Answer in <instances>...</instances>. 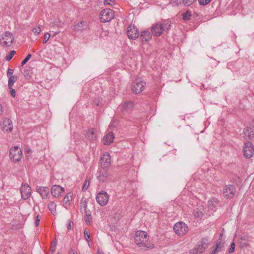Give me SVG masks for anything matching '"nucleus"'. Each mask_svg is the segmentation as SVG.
I'll return each mask as SVG.
<instances>
[{
    "label": "nucleus",
    "instance_id": "nucleus-1",
    "mask_svg": "<svg viewBox=\"0 0 254 254\" xmlns=\"http://www.w3.org/2000/svg\"><path fill=\"white\" fill-rule=\"evenodd\" d=\"M135 242L137 245L143 249H152L154 247V245L148 243L147 234L143 231H137L135 234Z\"/></svg>",
    "mask_w": 254,
    "mask_h": 254
},
{
    "label": "nucleus",
    "instance_id": "nucleus-40",
    "mask_svg": "<svg viewBox=\"0 0 254 254\" xmlns=\"http://www.w3.org/2000/svg\"><path fill=\"white\" fill-rule=\"evenodd\" d=\"M211 0H198L199 3L201 5H205L209 3Z\"/></svg>",
    "mask_w": 254,
    "mask_h": 254
},
{
    "label": "nucleus",
    "instance_id": "nucleus-4",
    "mask_svg": "<svg viewBox=\"0 0 254 254\" xmlns=\"http://www.w3.org/2000/svg\"><path fill=\"white\" fill-rule=\"evenodd\" d=\"M14 37L12 33L7 31L1 36L0 44L3 47H9L13 43Z\"/></svg>",
    "mask_w": 254,
    "mask_h": 254
},
{
    "label": "nucleus",
    "instance_id": "nucleus-2",
    "mask_svg": "<svg viewBox=\"0 0 254 254\" xmlns=\"http://www.w3.org/2000/svg\"><path fill=\"white\" fill-rule=\"evenodd\" d=\"M171 26V23L169 21L165 22L162 24L156 23L152 26L151 31L154 36H159L162 34L163 31L170 29Z\"/></svg>",
    "mask_w": 254,
    "mask_h": 254
},
{
    "label": "nucleus",
    "instance_id": "nucleus-5",
    "mask_svg": "<svg viewBox=\"0 0 254 254\" xmlns=\"http://www.w3.org/2000/svg\"><path fill=\"white\" fill-rule=\"evenodd\" d=\"M22 156V152L18 146H14L9 150L10 159L14 162H17L21 160Z\"/></svg>",
    "mask_w": 254,
    "mask_h": 254
},
{
    "label": "nucleus",
    "instance_id": "nucleus-49",
    "mask_svg": "<svg viewBox=\"0 0 254 254\" xmlns=\"http://www.w3.org/2000/svg\"><path fill=\"white\" fill-rule=\"evenodd\" d=\"M4 108L2 105L0 103V116H1L3 113Z\"/></svg>",
    "mask_w": 254,
    "mask_h": 254
},
{
    "label": "nucleus",
    "instance_id": "nucleus-20",
    "mask_svg": "<svg viewBox=\"0 0 254 254\" xmlns=\"http://www.w3.org/2000/svg\"><path fill=\"white\" fill-rule=\"evenodd\" d=\"M151 38V34L149 31L142 32L140 34V38L142 43L149 41Z\"/></svg>",
    "mask_w": 254,
    "mask_h": 254
},
{
    "label": "nucleus",
    "instance_id": "nucleus-34",
    "mask_svg": "<svg viewBox=\"0 0 254 254\" xmlns=\"http://www.w3.org/2000/svg\"><path fill=\"white\" fill-rule=\"evenodd\" d=\"M196 0H182L185 6H189L193 4Z\"/></svg>",
    "mask_w": 254,
    "mask_h": 254
},
{
    "label": "nucleus",
    "instance_id": "nucleus-48",
    "mask_svg": "<svg viewBox=\"0 0 254 254\" xmlns=\"http://www.w3.org/2000/svg\"><path fill=\"white\" fill-rule=\"evenodd\" d=\"M10 90V94L13 97H14L15 96V91L14 89L12 88V87H11V89H9Z\"/></svg>",
    "mask_w": 254,
    "mask_h": 254
},
{
    "label": "nucleus",
    "instance_id": "nucleus-13",
    "mask_svg": "<svg viewBox=\"0 0 254 254\" xmlns=\"http://www.w3.org/2000/svg\"><path fill=\"white\" fill-rule=\"evenodd\" d=\"M1 127L3 131L10 132L13 129L12 122L9 119L4 118L1 123Z\"/></svg>",
    "mask_w": 254,
    "mask_h": 254
},
{
    "label": "nucleus",
    "instance_id": "nucleus-8",
    "mask_svg": "<svg viewBox=\"0 0 254 254\" xmlns=\"http://www.w3.org/2000/svg\"><path fill=\"white\" fill-rule=\"evenodd\" d=\"M145 85V82L142 80L141 78H137L132 86V90L135 94H139L143 91Z\"/></svg>",
    "mask_w": 254,
    "mask_h": 254
},
{
    "label": "nucleus",
    "instance_id": "nucleus-39",
    "mask_svg": "<svg viewBox=\"0 0 254 254\" xmlns=\"http://www.w3.org/2000/svg\"><path fill=\"white\" fill-rule=\"evenodd\" d=\"M31 54H28L27 57L22 61L21 62V65H24L28 61V60L31 58Z\"/></svg>",
    "mask_w": 254,
    "mask_h": 254
},
{
    "label": "nucleus",
    "instance_id": "nucleus-30",
    "mask_svg": "<svg viewBox=\"0 0 254 254\" xmlns=\"http://www.w3.org/2000/svg\"><path fill=\"white\" fill-rule=\"evenodd\" d=\"M191 16V12L190 11L187 10L183 14V19L185 20H189Z\"/></svg>",
    "mask_w": 254,
    "mask_h": 254
},
{
    "label": "nucleus",
    "instance_id": "nucleus-26",
    "mask_svg": "<svg viewBox=\"0 0 254 254\" xmlns=\"http://www.w3.org/2000/svg\"><path fill=\"white\" fill-rule=\"evenodd\" d=\"M49 209L51 211V213L55 215L56 213V205L54 202H50L48 205Z\"/></svg>",
    "mask_w": 254,
    "mask_h": 254
},
{
    "label": "nucleus",
    "instance_id": "nucleus-45",
    "mask_svg": "<svg viewBox=\"0 0 254 254\" xmlns=\"http://www.w3.org/2000/svg\"><path fill=\"white\" fill-rule=\"evenodd\" d=\"M32 31L33 33H34L36 34H39L40 33V32L41 31V30L40 27H38L33 28L32 30Z\"/></svg>",
    "mask_w": 254,
    "mask_h": 254
},
{
    "label": "nucleus",
    "instance_id": "nucleus-25",
    "mask_svg": "<svg viewBox=\"0 0 254 254\" xmlns=\"http://www.w3.org/2000/svg\"><path fill=\"white\" fill-rule=\"evenodd\" d=\"M218 204V200L215 198L210 199L208 202V207L211 209H214L216 208Z\"/></svg>",
    "mask_w": 254,
    "mask_h": 254
},
{
    "label": "nucleus",
    "instance_id": "nucleus-47",
    "mask_svg": "<svg viewBox=\"0 0 254 254\" xmlns=\"http://www.w3.org/2000/svg\"><path fill=\"white\" fill-rule=\"evenodd\" d=\"M13 70L11 68H8L7 72V75L8 77H10L11 76H12V74L13 73Z\"/></svg>",
    "mask_w": 254,
    "mask_h": 254
},
{
    "label": "nucleus",
    "instance_id": "nucleus-14",
    "mask_svg": "<svg viewBox=\"0 0 254 254\" xmlns=\"http://www.w3.org/2000/svg\"><path fill=\"white\" fill-rule=\"evenodd\" d=\"M101 167L103 168H107L111 164V157L108 152H105L100 159Z\"/></svg>",
    "mask_w": 254,
    "mask_h": 254
},
{
    "label": "nucleus",
    "instance_id": "nucleus-6",
    "mask_svg": "<svg viewBox=\"0 0 254 254\" xmlns=\"http://www.w3.org/2000/svg\"><path fill=\"white\" fill-rule=\"evenodd\" d=\"M174 230L177 235L183 236L188 232L189 228L185 223L180 222L175 224Z\"/></svg>",
    "mask_w": 254,
    "mask_h": 254
},
{
    "label": "nucleus",
    "instance_id": "nucleus-10",
    "mask_svg": "<svg viewBox=\"0 0 254 254\" xmlns=\"http://www.w3.org/2000/svg\"><path fill=\"white\" fill-rule=\"evenodd\" d=\"M236 189L233 185H228L223 189V194L227 199L232 198L235 195Z\"/></svg>",
    "mask_w": 254,
    "mask_h": 254
},
{
    "label": "nucleus",
    "instance_id": "nucleus-24",
    "mask_svg": "<svg viewBox=\"0 0 254 254\" xmlns=\"http://www.w3.org/2000/svg\"><path fill=\"white\" fill-rule=\"evenodd\" d=\"M133 107V103L131 101H126L123 103L121 106V110L123 111H127L131 109Z\"/></svg>",
    "mask_w": 254,
    "mask_h": 254
},
{
    "label": "nucleus",
    "instance_id": "nucleus-11",
    "mask_svg": "<svg viewBox=\"0 0 254 254\" xmlns=\"http://www.w3.org/2000/svg\"><path fill=\"white\" fill-rule=\"evenodd\" d=\"M244 155L247 158H250L253 156L254 152V148L251 142L248 141L245 143L243 149Z\"/></svg>",
    "mask_w": 254,
    "mask_h": 254
},
{
    "label": "nucleus",
    "instance_id": "nucleus-50",
    "mask_svg": "<svg viewBox=\"0 0 254 254\" xmlns=\"http://www.w3.org/2000/svg\"><path fill=\"white\" fill-rule=\"evenodd\" d=\"M39 222H40V219H39V216H37V219L35 221V226H37L39 225Z\"/></svg>",
    "mask_w": 254,
    "mask_h": 254
},
{
    "label": "nucleus",
    "instance_id": "nucleus-46",
    "mask_svg": "<svg viewBox=\"0 0 254 254\" xmlns=\"http://www.w3.org/2000/svg\"><path fill=\"white\" fill-rule=\"evenodd\" d=\"M73 224V222L71 220H68V223L67 224V228L68 230H69L71 229V225Z\"/></svg>",
    "mask_w": 254,
    "mask_h": 254
},
{
    "label": "nucleus",
    "instance_id": "nucleus-9",
    "mask_svg": "<svg viewBox=\"0 0 254 254\" xmlns=\"http://www.w3.org/2000/svg\"><path fill=\"white\" fill-rule=\"evenodd\" d=\"M109 195L104 191L99 192L96 196V200L101 206H105L108 203Z\"/></svg>",
    "mask_w": 254,
    "mask_h": 254
},
{
    "label": "nucleus",
    "instance_id": "nucleus-27",
    "mask_svg": "<svg viewBox=\"0 0 254 254\" xmlns=\"http://www.w3.org/2000/svg\"><path fill=\"white\" fill-rule=\"evenodd\" d=\"M17 79V76L15 75L11 76L10 77H9L8 82V86L9 89L11 88L13 84L16 81Z\"/></svg>",
    "mask_w": 254,
    "mask_h": 254
},
{
    "label": "nucleus",
    "instance_id": "nucleus-52",
    "mask_svg": "<svg viewBox=\"0 0 254 254\" xmlns=\"http://www.w3.org/2000/svg\"><path fill=\"white\" fill-rule=\"evenodd\" d=\"M182 0H171L173 2H181Z\"/></svg>",
    "mask_w": 254,
    "mask_h": 254
},
{
    "label": "nucleus",
    "instance_id": "nucleus-7",
    "mask_svg": "<svg viewBox=\"0 0 254 254\" xmlns=\"http://www.w3.org/2000/svg\"><path fill=\"white\" fill-rule=\"evenodd\" d=\"M114 17L113 10L106 8L100 13V19L102 22H107L111 21Z\"/></svg>",
    "mask_w": 254,
    "mask_h": 254
},
{
    "label": "nucleus",
    "instance_id": "nucleus-53",
    "mask_svg": "<svg viewBox=\"0 0 254 254\" xmlns=\"http://www.w3.org/2000/svg\"><path fill=\"white\" fill-rule=\"evenodd\" d=\"M98 254H105L102 251L98 250Z\"/></svg>",
    "mask_w": 254,
    "mask_h": 254
},
{
    "label": "nucleus",
    "instance_id": "nucleus-15",
    "mask_svg": "<svg viewBox=\"0 0 254 254\" xmlns=\"http://www.w3.org/2000/svg\"><path fill=\"white\" fill-rule=\"evenodd\" d=\"M127 34L130 39H135L139 36L138 31L134 26L130 25L127 27Z\"/></svg>",
    "mask_w": 254,
    "mask_h": 254
},
{
    "label": "nucleus",
    "instance_id": "nucleus-12",
    "mask_svg": "<svg viewBox=\"0 0 254 254\" xmlns=\"http://www.w3.org/2000/svg\"><path fill=\"white\" fill-rule=\"evenodd\" d=\"M20 192L21 197L24 199H26L31 195V188L27 184H22L20 188Z\"/></svg>",
    "mask_w": 254,
    "mask_h": 254
},
{
    "label": "nucleus",
    "instance_id": "nucleus-54",
    "mask_svg": "<svg viewBox=\"0 0 254 254\" xmlns=\"http://www.w3.org/2000/svg\"><path fill=\"white\" fill-rule=\"evenodd\" d=\"M59 33V32H56V34H58Z\"/></svg>",
    "mask_w": 254,
    "mask_h": 254
},
{
    "label": "nucleus",
    "instance_id": "nucleus-55",
    "mask_svg": "<svg viewBox=\"0 0 254 254\" xmlns=\"http://www.w3.org/2000/svg\"><path fill=\"white\" fill-rule=\"evenodd\" d=\"M60 254V253H57V254Z\"/></svg>",
    "mask_w": 254,
    "mask_h": 254
},
{
    "label": "nucleus",
    "instance_id": "nucleus-37",
    "mask_svg": "<svg viewBox=\"0 0 254 254\" xmlns=\"http://www.w3.org/2000/svg\"><path fill=\"white\" fill-rule=\"evenodd\" d=\"M15 53V52L14 51H11L9 53V54L6 56L5 60L7 61H10L12 59V58L13 57V56H14Z\"/></svg>",
    "mask_w": 254,
    "mask_h": 254
},
{
    "label": "nucleus",
    "instance_id": "nucleus-3",
    "mask_svg": "<svg viewBox=\"0 0 254 254\" xmlns=\"http://www.w3.org/2000/svg\"><path fill=\"white\" fill-rule=\"evenodd\" d=\"M208 246V240L206 238L202 239L196 245L195 247L192 249L190 252V254H200L203 253L204 251L207 248Z\"/></svg>",
    "mask_w": 254,
    "mask_h": 254
},
{
    "label": "nucleus",
    "instance_id": "nucleus-17",
    "mask_svg": "<svg viewBox=\"0 0 254 254\" xmlns=\"http://www.w3.org/2000/svg\"><path fill=\"white\" fill-rule=\"evenodd\" d=\"M36 191L40 193L43 198H46L49 192V189L47 187L37 186L36 188Z\"/></svg>",
    "mask_w": 254,
    "mask_h": 254
},
{
    "label": "nucleus",
    "instance_id": "nucleus-16",
    "mask_svg": "<svg viewBox=\"0 0 254 254\" xmlns=\"http://www.w3.org/2000/svg\"><path fill=\"white\" fill-rule=\"evenodd\" d=\"M64 191V189L59 185H54L51 190L52 195L55 197L60 196Z\"/></svg>",
    "mask_w": 254,
    "mask_h": 254
},
{
    "label": "nucleus",
    "instance_id": "nucleus-35",
    "mask_svg": "<svg viewBox=\"0 0 254 254\" xmlns=\"http://www.w3.org/2000/svg\"><path fill=\"white\" fill-rule=\"evenodd\" d=\"M92 219L91 215L90 213H86V215L85 216V221L87 224L89 225L90 224V221Z\"/></svg>",
    "mask_w": 254,
    "mask_h": 254
},
{
    "label": "nucleus",
    "instance_id": "nucleus-19",
    "mask_svg": "<svg viewBox=\"0 0 254 254\" xmlns=\"http://www.w3.org/2000/svg\"><path fill=\"white\" fill-rule=\"evenodd\" d=\"M88 25L86 21H82L77 23L74 26V30L77 31H82L87 28Z\"/></svg>",
    "mask_w": 254,
    "mask_h": 254
},
{
    "label": "nucleus",
    "instance_id": "nucleus-31",
    "mask_svg": "<svg viewBox=\"0 0 254 254\" xmlns=\"http://www.w3.org/2000/svg\"><path fill=\"white\" fill-rule=\"evenodd\" d=\"M71 200L72 195L70 193H68L64 198V202L66 204H69Z\"/></svg>",
    "mask_w": 254,
    "mask_h": 254
},
{
    "label": "nucleus",
    "instance_id": "nucleus-51",
    "mask_svg": "<svg viewBox=\"0 0 254 254\" xmlns=\"http://www.w3.org/2000/svg\"><path fill=\"white\" fill-rule=\"evenodd\" d=\"M69 254H77V253L73 250L70 249L69 252Z\"/></svg>",
    "mask_w": 254,
    "mask_h": 254
},
{
    "label": "nucleus",
    "instance_id": "nucleus-21",
    "mask_svg": "<svg viewBox=\"0 0 254 254\" xmlns=\"http://www.w3.org/2000/svg\"><path fill=\"white\" fill-rule=\"evenodd\" d=\"M114 138V136L112 132H109L104 137V144L109 145L111 144Z\"/></svg>",
    "mask_w": 254,
    "mask_h": 254
},
{
    "label": "nucleus",
    "instance_id": "nucleus-23",
    "mask_svg": "<svg viewBox=\"0 0 254 254\" xmlns=\"http://www.w3.org/2000/svg\"><path fill=\"white\" fill-rule=\"evenodd\" d=\"M86 136L90 140H95L96 138V130L94 128H90L87 132Z\"/></svg>",
    "mask_w": 254,
    "mask_h": 254
},
{
    "label": "nucleus",
    "instance_id": "nucleus-32",
    "mask_svg": "<svg viewBox=\"0 0 254 254\" xmlns=\"http://www.w3.org/2000/svg\"><path fill=\"white\" fill-rule=\"evenodd\" d=\"M84 238L86 241L89 243L90 241V232L87 229H85L84 231Z\"/></svg>",
    "mask_w": 254,
    "mask_h": 254
},
{
    "label": "nucleus",
    "instance_id": "nucleus-38",
    "mask_svg": "<svg viewBox=\"0 0 254 254\" xmlns=\"http://www.w3.org/2000/svg\"><path fill=\"white\" fill-rule=\"evenodd\" d=\"M89 185V182L88 180H86L84 183L83 187H82V190L83 191H85L88 189Z\"/></svg>",
    "mask_w": 254,
    "mask_h": 254
},
{
    "label": "nucleus",
    "instance_id": "nucleus-18",
    "mask_svg": "<svg viewBox=\"0 0 254 254\" xmlns=\"http://www.w3.org/2000/svg\"><path fill=\"white\" fill-rule=\"evenodd\" d=\"M244 137L246 139H252L254 137L253 130L251 127H246L243 131Z\"/></svg>",
    "mask_w": 254,
    "mask_h": 254
},
{
    "label": "nucleus",
    "instance_id": "nucleus-28",
    "mask_svg": "<svg viewBox=\"0 0 254 254\" xmlns=\"http://www.w3.org/2000/svg\"><path fill=\"white\" fill-rule=\"evenodd\" d=\"M193 214L195 218L198 219L201 218L203 215V212L198 209H194Z\"/></svg>",
    "mask_w": 254,
    "mask_h": 254
},
{
    "label": "nucleus",
    "instance_id": "nucleus-41",
    "mask_svg": "<svg viewBox=\"0 0 254 254\" xmlns=\"http://www.w3.org/2000/svg\"><path fill=\"white\" fill-rule=\"evenodd\" d=\"M50 37V33H45V35H44L43 43L44 44L46 43L48 41V40L49 39Z\"/></svg>",
    "mask_w": 254,
    "mask_h": 254
},
{
    "label": "nucleus",
    "instance_id": "nucleus-36",
    "mask_svg": "<svg viewBox=\"0 0 254 254\" xmlns=\"http://www.w3.org/2000/svg\"><path fill=\"white\" fill-rule=\"evenodd\" d=\"M56 246H57V242L56 241V240H55L54 241H53L51 243V245L50 250L52 253L55 252V251H56Z\"/></svg>",
    "mask_w": 254,
    "mask_h": 254
},
{
    "label": "nucleus",
    "instance_id": "nucleus-29",
    "mask_svg": "<svg viewBox=\"0 0 254 254\" xmlns=\"http://www.w3.org/2000/svg\"><path fill=\"white\" fill-rule=\"evenodd\" d=\"M223 246L220 242L219 244L217 243L216 248L212 251L210 254H215L216 253L221 251Z\"/></svg>",
    "mask_w": 254,
    "mask_h": 254
},
{
    "label": "nucleus",
    "instance_id": "nucleus-44",
    "mask_svg": "<svg viewBox=\"0 0 254 254\" xmlns=\"http://www.w3.org/2000/svg\"><path fill=\"white\" fill-rule=\"evenodd\" d=\"M31 150L30 149H27L25 151V157L28 159L31 157Z\"/></svg>",
    "mask_w": 254,
    "mask_h": 254
},
{
    "label": "nucleus",
    "instance_id": "nucleus-43",
    "mask_svg": "<svg viewBox=\"0 0 254 254\" xmlns=\"http://www.w3.org/2000/svg\"><path fill=\"white\" fill-rule=\"evenodd\" d=\"M104 4L106 5H113L115 4L114 0H104Z\"/></svg>",
    "mask_w": 254,
    "mask_h": 254
},
{
    "label": "nucleus",
    "instance_id": "nucleus-42",
    "mask_svg": "<svg viewBox=\"0 0 254 254\" xmlns=\"http://www.w3.org/2000/svg\"><path fill=\"white\" fill-rule=\"evenodd\" d=\"M235 244L234 242H233V243H232V244L230 245V248L229 252H228L229 253L231 254V253H233L235 251Z\"/></svg>",
    "mask_w": 254,
    "mask_h": 254
},
{
    "label": "nucleus",
    "instance_id": "nucleus-22",
    "mask_svg": "<svg viewBox=\"0 0 254 254\" xmlns=\"http://www.w3.org/2000/svg\"><path fill=\"white\" fill-rule=\"evenodd\" d=\"M108 174L107 171L104 170L103 171H100L98 173V175L97 176L98 179L100 182H104L106 181L108 178Z\"/></svg>",
    "mask_w": 254,
    "mask_h": 254
},
{
    "label": "nucleus",
    "instance_id": "nucleus-33",
    "mask_svg": "<svg viewBox=\"0 0 254 254\" xmlns=\"http://www.w3.org/2000/svg\"><path fill=\"white\" fill-rule=\"evenodd\" d=\"M81 209H83L85 212L86 211V208L87 207V203L85 199H82L81 200Z\"/></svg>",
    "mask_w": 254,
    "mask_h": 254
}]
</instances>
